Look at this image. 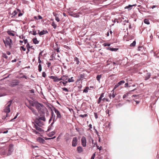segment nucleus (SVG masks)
<instances>
[{
	"mask_svg": "<svg viewBox=\"0 0 159 159\" xmlns=\"http://www.w3.org/2000/svg\"><path fill=\"white\" fill-rule=\"evenodd\" d=\"M37 140L39 142L41 143H43L45 141V140L44 139L40 137H39L37 138Z\"/></svg>",
	"mask_w": 159,
	"mask_h": 159,
	"instance_id": "13",
	"label": "nucleus"
},
{
	"mask_svg": "<svg viewBox=\"0 0 159 159\" xmlns=\"http://www.w3.org/2000/svg\"><path fill=\"white\" fill-rule=\"evenodd\" d=\"M128 84L127 83H126L125 84V87H128Z\"/></svg>",
	"mask_w": 159,
	"mask_h": 159,
	"instance_id": "60",
	"label": "nucleus"
},
{
	"mask_svg": "<svg viewBox=\"0 0 159 159\" xmlns=\"http://www.w3.org/2000/svg\"><path fill=\"white\" fill-rule=\"evenodd\" d=\"M104 93H102L101 94L100 97L101 98H103L104 97Z\"/></svg>",
	"mask_w": 159,
	"mask_h": 159,
	"instance_id": "56",
	"label": "nucleus"
},
{
	"mask_svg": "<svg viewBox=\"0 0 159 159\" xmlns=\"http://www.w3.org/2000/svg\"><path fill=\"white\" fill-rule=\"evenodd\" d=\"M18 115V113H17L16 115L15 116L13 119H11L10 121H12L13 120L16 119Z\"/></svg>",
	"mask_w": 159,
	"mask_h": 159,
	"instance_id": "48",
	"label": "nucleus"
},
{
	"mask_svg": "<svg viewBox=\"0 0 159 159\" xmlns=\"http://www.w3.org/2000/svg\"><path fill=\"white\" fill-rule=\"evenodd\" d=\"M95 154H94L91 157V159H94L95 157Z\"/></svg>",
	"mask_w": 159,
	"mask_h": 159,
	"instance_id": "53",
	"label": "nucleus"
},
{
	"mask_svg": "<svg viewBox=\"0 0 159 159\" xmlns=\"http://www.w3.org/2000/svg\"><path fill=\"white\" fill-rule=\"evenodd\" d=\"M101 77H102V75H98L96 77L97 80L98 81H99L100 79L101 78Z\"/></svg>",
	"mask_w": 159,
	"mask_h": 159,
	"instance_id": "27",
	"label": "nucleus"
},
{
	"mask_svg": "<svg viewBox=\"0 0 159 159\" xmlns=\"http://www.w3.org/2000/svg\"><path fill=\"white\" fill-rule=\"evenodd\" d=\"M23 14L21 13H19L18 15V17H19L21 16Z\"/></svg>",
	"mask_w": 159,
	"mask_h": 159,
	"instance_id": "63",
	"label": "nucleus"
},
{
	"mask_svg": "<svg viewBox=\"0 0 159 159\" xmlns=\"http://www.w3.org/2000/svg\"><path fill=\"white\" fill-rule=\"evenodd\" d=\"M110 45V44L109 43H105L104 44V46H109Z\"/></svg>",
	"mask_w": 159,
	"mask_h": 159,
	"instance_id": "50",
	"label": "nucleus"
},
{
	"mask_svg": "<svg viewBox=\"0 0 159 159\" xmlns=\"http://www.w3.org/2000/svg\"><path fill=\"white\" fill-rule=\"evenodd\" d=\"M82 145L83 147H85L86 146V140L85 137L83 136L81 139Z\"/></svg>",
	"mask_w": 159,
	"mask_h": 159,
	"instance_id": "4",
	"label": "nucleus"
},
{
	"mask_svg": "<svg viewBox=\"0 0 159 159\" xmlns=\"http://www.w3.org/2000/svg\"><path fill=\"white\" fill-rule=\"evenodd\" d=\"M34 93V89H32L30 90V93Z\"/></svg>",
	"mask_w": 159,
	"mask_h": 159,
	"instance_id": "62",
	"label": "nucleus"
},
{
	"mask_svg": "<svg viewBox=\"0 0 159 159\" xmlns=\"http://www.w3.org/2000/svg\"><path fill=\"white\" fill-rule=\"evenodd\" d=\"M118 48H111L110 47H108L107 48V49L112 51H116L118 50Z\"/></svg>",
	"mask_w": 159,
	"mask_h": 159,
	"instance_id": "16",
	"label": "nucleus"
},
{
	"mask_svg": "<svg viewBox=\"0 0 159 159\" xmlns=\"http://www.w3.org/2000/svg\"><path fill=\"white\" fill-rule=\"evenodd\" d=\"M31 33L32 31H30V33H31L33 35H35L37 34V33H36V32L35 30H33L32 31V33Z\"/></svg>",
	"mask_w": 159,
	"mask_h": 159,
	"instance_id": "34",
	"label": "nucleus"
},
{
	"mask_svg": "<svg viewBox=\"0 0 159 159\" xmlns=\"http://www.w3.org/2000/svg\"><path fill=\"white\" fill-rule=\"evenodd\" d=\"M30 110H31L33 113L35 115H36L37 113L36 111L33 108H32L30 107Z\"/></svg>",
	"mask_w": 159,
	"mask_h": 159,
	"instance_id": "21",
	"label": "nucleus"
},
{
	"mask_svg": "<svg viewBox=\"0 0 159 159\" xmlns=\"http://www.w3.org/2000/svg\"><path fill=\"white\" fill-rule=\"evenodd\" d=\"M12 148H9V150L8 151V155H10L11 154V152H12Z\"/></svg>",
	"mask_w": 159,
	"mask_h": 159,
	"instance_id": "36",
	"label": "nucleus"
},
{
	"mask_svg": "<svg viewBox=\"0 0 159 159\" xmlns=\"http://www.w3.org/2000/svg\"><path fill=\"white\" fill-rule=\"evenodd\" d=\"M48 33V32L46 30H43L39 33L40 35H42L46 33Z\"/></svg>",
	"mask_w": 159,
	"mask_h": 159,
	"instance_id": "10",
	"label": "nucleus"
},
{
	"mask_svg": "<svg viewBox=\"0 0 159 159\" xmlns=\"http://www.w3.org/2000/svg\"><path fill=\"white\" fill-rule=\"evenodd\" d=\"M20 49L21 50H23V51H25L26 50L25 48H24L23 46L21 47Z\"/></svg>",
	"mask_w": 159,
	"mask_h": 159,
	"instance_id": "49",
	"label": "nucleus"
},
{
	"mask_svg": "<svg viewBox=\"0 0 159 159\" xmlns=\"http://www.w3.org/2000/svg\"><path fill=\"white\" fill-rule=\"evenodd\" d=\"M125 83V81L124 80H122L121 81H120V82H119L118 83V84L120 86L122 85V84H124Z\"/></svg>",
	"mask_w": 159,
	"mask_h": 159,
	"instance_id": "24",
	"label": "nucleus"
},
{
	"mask_svg": "<svg viewBox=\"0 0 159 159\" xmlns=\"http://www.w3.org/2000/svg\"><path fill=\"white\" fill-rule=\"evenodd\" d=\"M136 6V4H133V5H129L128 6H126L125 7V9H128L129 10H130L132 9V7L133 6Z\"/></svg>",
	"mask_w": 159,
	"mask_h": 159,
	"instance_id": "9",
	"label": "nucleus"
},
{
	"mask_svg": "<svg viewBox=\"0 0 159 159\" xmlns=\"http://www.w3.org/2000/svg\"><path fill=\"white\" fill-rule=\"evenodd\" d=\"M3 42L4 43L6 47H9V49H11L12 48V40L9 37H7L5 39H3Z\"/></svg>",
	"mask_w": 159,
	"mask_h": 159,
	"instance_id": "2",
	"label": "nucleus"
},
{
	"mask_svg": "<svg viewBox=\"0 0 159 159\" xmlns=\"http://www.w3.org/2000/svg\"><path fill=\"white\" fill-rule=\"evenodd\" d=\"M32 132L34 133H35V134H39V133L38 132L36 131L35 130H34V129H32Z\"/></svg>",
	"mask_w": 159,
	"mask_h": 159,
	"instance_id": "44",
	"label": "nucleus"
},
{
	"mask_svg": "<svg viewBox=\"0 0 159 159\" xmlns=\"http://www.w3.org/2000/svg\"><path fill=\"white\" fill-rule=\"evenodd\" d=\"M33 41L34 43L37 44L39 43V41L37 40L36 38H34L33 39Z\"/></svg>",
	"mask_w": 159,
	"mask_h": 159,
	"instance_id": "19",
	"label": "nucleus"
},
{
	"mask_svg": "<svg viewBox=\"0 0 159 159\" xmlns=\"http://www.w3.org/2000/svg\"><path fill=\"white\" fill-rule=\"evenodd\" d=\"M49 77L51 79H53L54 82H58V77L56 76H51Z\"/></svg>",
	"mask_w": 159,
	"mask_h": 159,
	"instance_id": "8",
	"label": "nucleus"
},
{
	"mask_svg": "<svg viewBox=\"0 0 159 159\" xmlns=\"http://www.w3.org/2000/svg\"><path fill=\"white\" fill-rule=\"evenodd\" d=\"M34 128H35L37 130H38L40 131H42L43 130L42 129L40 128V127H39L37 125H36V124H34Z\"/></svg>",
	"mask_w": 159,
	"mask_h": 159,
	"instance_id": "11",
	"label": "nucleus"
},
{
	"mask_svg": "<svg viewBox=\"0 0 159 159\" xmlns=\"http://www.w3.org/2000/svg\"><path fill=\"white\" fill-rule=\"evenodd\" d=\"M7 33L9 35H11L12 36H14L15 35V34L11 32V31H7Z\"/></svg>",
	"mask_w": 159,
	"mask_h": 159,
	"instance_id": "26",
	"label": "nucleus"
},
{
	"mask_svg": "<svg viewBox=\"0 0 159 159\" xmlns=\"http://www.w3.org/2000/svg\"><path fill=\"white\" fill-rule=\"evenodd\" d=\"M89 89V88L88 87H86L85 89L83 90V92L85 93L88 92V90Z\"/></svg>",
	"mask_w": 159,
	"mask_h": 159,
	"instance_id": "25",
	"label": "nucleus"
},
{
	"mask_svg": "<svg viewBox=\"0 0 159 159\" xmlns=\"http://www.w3.org/2000/svg\"><path fill=\"white\" fill-rule=\"evenodd\" d=\"M73 16L75 17H79V15L78 14H75L73 15Z\"/></svg>",
	"mask_w": 159,
	"mask_h": 159,
	"instance_id": "40",
	"label": "nucleus"
},
{
	"mask_svg": "<svg viewBox=\"0 0 159 159\" xmlns=\"http://www.w3.org/2000/svg\"><path fill=\"white\" fill-rule=\"evenodd\" d=\"M144 22L145 24L147 25H149L150 24L149 20L147 19H145Z\"/></svg>",
	"mask_w": 159,
	"mask_h": 159,
	"instance_id": "30",
	"label": "nucleus"
},
{
	"mask_svg": "<svg viewBox=\"0 0 159 159\" xmlns=\"http://www.w3.org/2000/svg\"><path fill=\"white\" fill-rule=\"evenodd\" d=\"M12 100H11L8 101L7 103L5 106L3 111L7 114H8L10 111V107L12 102Z\"/></svg>",
	"mask_w": 159,
	"mask_h": 159,
	"instance_id": "3",
	"label": "nucleus"
},
{
	"mask_svg": "<svg viewBox=\"0 0 159 159\" xmlns=\"http://www.w3.org/2000/svg\"><path fill=\"white\" fill-rule=\"evenodd\" d=\"M139 95H133L132 96V97H139Z\"/></svg>",
	"mask_w": 159,
	"mask_h": 159,
	"instance_id": "59",
	"label": "nucleus"
},
{
	"mask_svg": "<svg viewBox=\"0 0 159 159\" xmlns=\"http://www.w3.org/2000/svg\"><path fill=\"white\" fill-rule=\"evenodd\" d=\"M111 92H112V98H114L116 95V93H114V91L112 92L111 91Z\"/></svg>",
	"mask_w": 159,
	"mask_h": 159,
	"instance_id": "37",
	"label": "nucleus"
},
{
	"mask_svg": "<svg viewBox=\"0 0 159 159\" xmlns=\"http://www.w3.org/2000/svg\"><path fill=\"white\" fill-rule=\"evenodd\" d=\"M42 19V17L40 15L38 16V20H40Z\"/></svg>",
	"mask_w": 159,
	"mask_h": 159,
	"instance_id": "55",
	"label": "nucleus"
},
{
	"mask_svg": "<svg viewBox=\"0 0 159 159\" xmlns=\"http://www.w3.org/2000/svg\"><path fill=\"white\" fill-rule=\"evenodd\" d=\"M64 77V76H62L60 78H58V79H57L58 82L59 81H60V80H63V78Z\"/></svg>",
	"mask_w": 159,
	"mask_h": 159,
	"instance_id": "42",
	"label": "nucleus"
},
{
	"mask_svg": "<svg viewBox=\"0 0 159 159\" xmlns=\"http://www.w3.org/2000/svg\"><path fill=\"white\" fill-rule=\"evenodd\" d=\"M63 76H64V77L63 78V81H65L67 80H68V76L66 75H63Z\"/></svg>",
	"mask_w": 159,
	"mask_h": 159,
	"instance_id": "23",
	"label": "nucleus"
},
{
	"mask_svg": "<svg viewBox=\"0 0 159 159\" xmlns=\"http://www.w3.org/2000/svg\"><path fill=\"white\" fill-rule=\"evenodd\" d=\"M51 117L53 118V122L51 124V127L52 126L54 122L56 121V119H55V115L54 114L53 111H51Z\"/></svg>",
	"mask_w": 159,
	"mask_h": 159,
	"instance_id": "5",
	"label": "nucleus"
},
{
	"mask_svg": "<svg viewBox=\"0 0 159 159\" xmlns=\"http://www.w3.org/2000/svg\"><path fill=\"white\" fill-rule=\"evenodd\" d=\"M151 76V74L149 73H147L146 75L145 76V80H148L150 77Z\"/></svg>",
	"mask_w": 159,
	"mask_h": 159,
	"instance_id": "12",
	"label": "nucleus"
},
{
	"mask_svg": "<svg viewBox=\"0 0 159 159\" xmlns=\"http://www.w3.org/2000/svg\"><path fill=\"white\" fill-rule=\"evenodd\" d=\"M38 70L40 72L42 70V66L40 64H39L38 66Z\"/></svg>",
	"mask_w": 159,
	"mask_h": 159,
	"instance_id": "32",
	"label": "nucleus"
},
{
	"mask_svg": "<svg viewBox=\"0 0 159 159\" xmlns=\"http://www.w3.org/2000/svg\"><path fill=\"white\" fill-rule=\"evenodd\" d=\"M30 48V47H29V46H28V47H27V51L26 52L27 53V54L29 52V49Z\"/></svg>",
	"mask_w": 159,
	"mask_h": 159,
	"instance_id": "54",
	"label": "nucleus"
},
{
	"mask_svg": "<svg viewBox=\"0 0 159 159\" xmlns=\"http://www.w3.org/2000/svg\"><path fill=\"white\" fill-rule=\"evenodd\" d=\"M38 62L39 63H40L41 62V61L40 59V57H38Z\"/></svg>",
	"mask_w": 159,
	"mask_h": 159,
	"instance_id": "61",
	"label": "nucleus"
},
{
	"mask_svg": "<svg viewBox=\"0 0 159 159\" xmlns=\"http://www.w3.org/2000/svg\"><path fill=\"white\" fill-rule=\"evenodd\" d=\"M94 116H95V118L96 119L98 118V116H97V113H94Z\"/></svg>",
	"mask_w": 159,
	"mask_h": 159,
	"instance_id": "57",
	"label": "nucleus"
},
{
	"mask_svg": "<svg viewBox=\"0 0 159 159\" xmlns=\"http://www.w3.org/2000/svg\"><path fill=\"white\" fill-rule=\"evenodd\" d=\"M19 83L18 82H16L15 83H11L10 85L11 87H14L16 86V85H18V84Z\"/></svg>",
	"mask_w": 159,
	"mask_h": 159,
	"instance_id": "20",
	"label": "nucleus"
},
{
	"mask_svg": "<svg viewBox=\"0 0 159 159\" xmlns=\"http://www.w3.org/2000/svg\"><path fill=\"white\" fill-rule=\"evenodd\" d=\"M74 61L75 62H76L77 65H79V64L80 61H79V59L77 57H75L74 58Z\"/></svg>",
	"mask_w": 159,
	"mask_h": 159,
	"instance_id": "15",
	"label": "nucleus"
},
{
	"mask_svg": "<svg viewBox=\"0 0 159 159\" xmlns=\"http://www.w3.org/2000/svg\"><path fill=\"white\" fill-rule=\"evenodd\" d=\"M102 100H103L104 101H106L107 102H108L109 101V99L107 98H102Z\"/></svg>",
	"mask_w": 159,
	"mask_h": 159,
	"instance_id": "47",
	"label": "nucleus"
},
{
	"mask_svg": "<svg viewBox=\"0 0 159 159\" xmlns=\"http://www.w3.org/2000/svg\"><path fill=\"white\" fill-rule=\"evenodd\" d=\"M35 124H36V125H38V126H41V125H43V123L41 121V120H40L39 123H38L37 122V120H36V121H35Z\"/></svg>",
	"mask_w": 159,
	"mask_h": 159,
	"instance_id": "14",
	"label": "nucleus"
},
{
	"mask_svg": "<svg viewBox=\"0 0 159 159\" xmlns=\"http://www.w3.org/2000/svg\"><path fill=\"white\" fill-rule=\"evenodd\" d=\"M17 11L16 10H15L11 14L13 15V16H15L17 14Z\"/></svg>",
	"mask_w": 159,
	"mask_h": 159,
	"instance_id": "28",
	"label": "nucleus"
},
{
	"mask_svg": "<svg viewBox=\"0 0 159 159\" xmlns=\"http://www.w3.org/2000/svg\"><path fill=\"white\" fill-rule=\"evenodd\" d=\"M32 132L34 133H35V134H39V133L38 132L36 131L35 130H34V129H32Z\"/></svg>",
	"mask_w": 159,
	"mask_h": 159,
	"instance_id": "43",
	"label": "nucleus"
},
{
	"mask_svg": "<svg viewBox=\"0 0 159 159\" xmlns=\"http://www.w3.org/2000/svg\"><path fill=\"white\" fill-rule=\"evenodd\" d=\"M46 74L45 72H43L42 73V76L44 77H45L46 76Z\"/></svg>",
	"mask_w": 159,
	"mask_h": 159,
	"instance_id": "51",
	"label": "nucleus"
},
{
	"mask_svg": "<svg viewBox=\"0 0 159 159\" xmlns=\"http://www.w3.org/2000/svg\"><path fill=\"white\" fill-rule=\"evenodd\" d=\"M34 98L30 97V99H32V100H30V106H32L35 107L37 109L38 112L41 114V115H43L37 120V122L39 123L40 120L45 121H46V119L44 114L45 112L47 111V109L43 104L39 103L35 100L34 98L35 95L34 94Z\"/></svg>",
	"mask_w": 159,
	"mask_h": 159,
	"instance_id": "1",
	"label": "nucleus"
},
{
	"mask_svg": "<svg viewBox=\"0 0 159 159\" xmlns=\"http://www.w3.org/2000/svg\"><path fill=\"white\" fill-rule=\"evenodd\" d=\"M34 18L35 20H38V17L37 16H34Z\"/></svg>",
	"mask_w": 159,
	"mask_h": 159,
	"instance_id": "64",
	"label": "nucleus"
},
{
	"mask_svg": "<svg viewBox=\"0 0 159 159\" xmlns=\"http://www.w3.org/2000/svg\"><path fill=\"white\" fill-rule=\"evenodd\" d=\"M136 44V41H134L133 42L131 43L130 44V46L131 47H134L135 45Z\"/></svg>",
	"mask_w": 159,
	"mask_h": 159,
	"instance_id": "29",
	"label": "nucleus"
},
{
	"mask_svg": "<svg viewBox=\"0 0 159 159\" xmlns=\"http://www.w3.org/2000/svg\"><path fill=\"white\" fill-rule=\"evenodd\" d=\"M8 116V114L6 113V116H3V117H2V119L3 120L5 119Z\"/></svg>",
	"mask_w": 159,
	"mask_h": 159,
	"instance_id": "39",
	"label": "nucleus"
},
{
	"mask_svg": "<svg viewBox=\"0 0 159 159\" xmlns=\"http://www.w3.org/2000/svg\"><path fill=\"white\" fill-rule=\"evenodd\" d=\"M77 139L76 137H74L73 139L72 145L73 147H75L77 145Z\"/></svg>",
	"mask_w": 159,
	"mask_h": 159,
	"instance_id": "7",
	"label": "nucleus"
},
{
	"mask_svg": "<svg viewBox=\"0 0 159 159\" xmlns=\"http://www.w3.org/2000/svg\"><path fill=\"white\" fill-rule=\"evenodd\" d=\"M77 151L79 153H80L83 152V149L81 147V146H79L77 148Z\"/></svg>",
	"mask_w": 159,
	"mask_h": 159,
	"instance_id": "17",
	"label": "nucleus"
},
{
	"mask_svg": "<svg viewBox=\"0 0 159 159\" xmlns=\"http://www.w3.org/2000/svg\"><path fill=\"white\" fill-rule=\"evenodd\" d=\"M52 25L53 27L54 28L56 29V28L57 25L54 22H52Z\"/></svg>",
	"mask_w": 159,
	"mask_h": 159,
	"instance_id": "31",
	"label": "nucleus"
},
{
	"mask_svg": "<svg viewBox=\"0 0 159 159\" xmlns=\"http://www.w3.org/2000/svg\"><path fill=\"white\" fill-rule=\"evenodd\" d=\"M62 89L63 91H64L66 92H68L69 91L68 89L66 88H62Z\"/></svg>",
	"mask_w": 159,
	"mask_h": 159,
	"instance_id": "45",
	"label": "nucleus"
},
{
	"mask_svg": "<svg viewBox=\"0 0 159 159\" xmlns=\"http://www.w3.org/2000/svg\"><path fill=\"white\" fill-rule=\"evenodd\" d=\"M120 85L118 84H116L115 86V87H114V88L112 90V91H114V90L116 89L118 87H119Z\"/></svg>",
	"mask_w": 159,
	"mask_h": 159,
	"instance_id": "33",
	"label": "nucleus"
},
{
	"mask_svg": "<svg viewBox=\"0 0 159 159\" xmlns=\"http://www.w3.org/2000/svg\"><path fill=\"white\" fill-rule=\"evenodd\" d=\"M53 111H55V112L57 115V118H61V116L60 114V112L55 108H54Z\"/></svg>",
	"mask_w": 159,
	"mask_h": 159,
	"instance_id": "6",
	"label": "nucleus"
},
{
	"mask_svg": "<svg viewBox=\"0 0 159 159\" xmlns=\"http://www.w3.org/2000/svg\"><path fill=\"white\" fill-rule=\"evenodd\" d=\"M55 20L57 22H59V21H60V19H59V18L58 17H57V16H56V17H55Z\"/></svg>",
	"mask_w": 159,
	"mask_h": 159,
	"instance_id": "52",
	"label": "nucleus"
},
{
	"mask_svg": "<svg viewBox=\"0 0 159 159\" xmlns=\"http://www.w3.org/2000/svg\"><path fill=\"white\" fill-rule=\"evenodd\" d=\"M87 116V114H84V115H80L79 116L81 117H86Z\"/></svg>",
	"mask_w": 159,
	"mask_h": 159,
	"instance_id": "38",
	"label": "nucleus"
},
{
	"mask_svg": "<svg viewBox=\"0 0 159 159\" xmlns=\"http://www.w3.org/2000/svg\"><path fill=\"white\" fill-rule=\"evenodd\" d=\"M73 78V77H71L70 78H68L67 81L68 82H73L74 81V80L72 79Z\"/></svg>",
	"mask_w": 159,
	"mask_h": 159,
	"instance_id": "22",
	"label": "nucleus"
},
{
	"mask_svg": "<svg viewBox=\"0 0 159 159\" xmlns=\"http://www.w3.org/2000/svg\"><path fill=\"white\" fill-rule=\"evenodd\" d=\"M68 81H64V82H62V84L64 85V86H66V84L68 83Z\"/></svg>",
	"mask_w": 159,
	"mask_h": 159,
	"instance_id": "46",
	"label": "nucleus"
},
{
	"mask_svg": "<svg viewBox=\"0 0 159 159\" xmlns=\"http://www.w3.org/2000/svg\"><path fill=\"white\" fill-rule=\"evenodd\" d=\"M55 133H56L55 131H53L49 133L48 134V135L50 137H51L52 136H53L54 134H55Z\"/></svg>",
	"mask_w": 159,
	"mask_h": 159,
	"instance_id": "18",
	"label": "nucleus"
},
{
	"mask_svg": "<svg viewBox=\"0 0 159 159\" xmlns=\"http://www.w3.org/2000/svg\"><path fill=\"white\" fill-rule=\"evenodd\" d=\"M2 56L5 58L7 59L8 58V57L7 56L6 54L5 53H2Z\"/></svg>",
	"mask_w": 159,
	"mask_h": 159,
	"instance_id": "35",
	"label": "nucleus"
},
{
	"mask_svg": "<svg viewBox=\"0 0 159 159\" xmlns=\"http://www.w3.org/2000/svg\"><path fill=\"white\" fill-rule=\"evenodd\" d=\"M97 146V147L98 148V149H99V150H101V149H102V147H99V146Z\"/></svg>",
	"mask_w": 159,
	"mask_h": 159,
	"instance_id": "58",
	"label": "nucleus"
},
{
	"mask_svg": "<svg viewBox=\"0 0 159 159\" xmlns=\"http://www.w3.org/2000/svg\"><path fill=\"white\" fill-rule=\"evenodd\" d=\"M128 93H126L123 96V98H126L127 97L128 95Z\"/></svg>",
	"mask_w": 159,
	"mask_h": 159,
	"instance_id": "41",
	"label": "nucleus"
}]
</instances>
